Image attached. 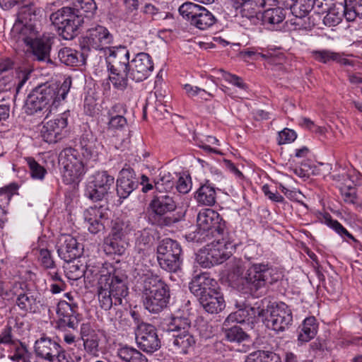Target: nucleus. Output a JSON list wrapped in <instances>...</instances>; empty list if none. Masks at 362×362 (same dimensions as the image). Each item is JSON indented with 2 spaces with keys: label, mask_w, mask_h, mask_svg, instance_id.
Here are the masks:
<instances>
[{
  "label": "nucleus",
  "mask_w": 362,
  "mask_h": 362,
  "mask_svg": "<svg viewBox=\"0 0 362 362\" xmlns=\"http://www.w3.org/2000/svg\"><path fill=\"white\" fill-rule=\"evenodd\" d=\"M96 288L100 307L110 310L113 305H122L128 296L127 276L122 269H113L100 275Z\"/></svg>",
  "instance_id": "1"
},
{
  "label": "nucleus",
  "mask_w": 362,
  "mask_h": 362,
  "mask_svg": "<svg viewBox=\"0 0 362 362\" xmlns=\"http://www.w3.org/2000/svg\"><path fill=\"white\" fill-rule=\"evenodd\" d=\"M71 86V80L66 78L64 82L57 83H44L38 86L28 95L25 109L28 115H33L44 109H56L64 101Z\"/></svg>",
  "instance_id": "2"
},
{
  "label": "nucleus",
  "mask_w": 362,
  "mask_h": 362,
  "mask_svg": "<svg viewBox=\"0 0 362 362\" xmlns=\"http://www.w3.org/2000/svg\"><path fill=\"white\" fill-rule=\"evenodd\" d=\"M169 286L158 276H146L143 281L142 301L145 309L151 313H158L169 304Z\"/></svg>",
  "instance_id": "3"
},
{
  "label": "nucleus",
  "mask_w": 362,
  "mask_h": 362,
  "mask_svg": "<svg viewBox=\"0 0 362 362\" xmlns=\"http://www.w3.org/2000/svg\"><path fill=\"white\" fill-rule=\"evenodd\" d=\"M107 52L106 62L110 71L109 79L115 88L123 90L127 87V71L130 63L129 50L120 46L110 47Z\"/></svg>",
  "instance_id": "4"
},
{
  "label": "nucleus",
  "mask_w": 362,
  "mask_h": 362,
  "mask_svg": "<svg viewBox=\"0 0 362 362\" xmlns=\"http://www.w3.org/2000/svg\"><path fill=\"white\" fill-rule=\"evenodd\" d=\"M50 21L57 28L59 35L65 40H72L79 33L84 23L80 15L70 7H64L50 15Z\"/></svg>",
  "instance_id": "5"
},
{
  "label": "nucleus",
  "mask_w": 362,
  "mask_h": 362,
  "mask_svg": "<svg viewBox=\"0 0 362 362\" xmlns=\"http://www.w3.org/2000/svg\"><path fill=\"white\" fill-rule=\"evenodd\" d=\"M62 167L63 182L66 185L80 182L85 174V165L78 152L72 148L64 149L59 156Z\"/></svg>",
  "instance_id": "6"
},
{
  "label": "nucleus",
  "mask_w": 362,
  "mask_h": 362,
  "mask_svg": "<svg viewBox=\"0 0 362 362\" xmlns=\"http://www.w3.org/2000/svg\"><path fill=\"white\" fill-rule=\"evenodd\" d=\"M178 11L192 26L201 30L211 27L216 21L215 16L205 7L192 2L182 4Z\"/></svg>",
  "instance_id": "7"
},
{
  "label": "nucleus",
  "mask_w": 362,
  "mask_h": 362,
  "mask_svg": "<svg viewBox=\"0 0 362 362\" xmlns=\"http://www.w3.org/2000/svg\"><path fill=\"white\" fill-rule=\"evenodd\" d=\"M37 11H39L38 9L33 3L21 6L11 29L12 35L18 37V39L28 35L34 37L35 32L38 30L35 23Z\"/></svg>",
  "instance_id": "8"
},
{
  "label": "nucleus",
  "mask_w": 362,
  "mask_h": 362,
  "mask_svg": "<svg viewBox=\"0 0 362 362\" xmlns=\"http://www.w3.org/2000/svg\"><path fill=\"white\" fill-rule=\"evenodd\" d=\"M13 62L6 58L1 62V92H9L8 99L13 100L20 90L30 78L31 71L28 69L16 71V76L4 75L6 71L12 68Z\"/></svg>",
  "instance_id": "9"
},
{
  "label": "nucleus",
  "mask_w": 362,
  "mask_h": 362,
  "mask_svg": "<svg viewBox=\"0 0 362 362\" xmlns=\"http://www.w3.org/2000/svg\"><path fill=\"white\" fill-rule=\"evenodd\" d=\"M35 352L37 357L49 362H69V356L56 341L42 337L35 343Z\"/></svg>",
  "instance_id": "10"
},
{
  "label": "nucleus",
  "mask_w": 362,
  "mask_h": 362,
  "mask_svg": "<svg viewBox=\"0 0 362 362\" xmlns=\"http://www.w3.org/2000/svg\"><path fill=\"white\" fill-rule=\"evenodd\" d=\"M230 252L227 251L223 242L214 241L200 250L196 257L197 262L203 267H211L219 264L227 260Z\"/></svg>",
  "instance_id": "11"
},
{
  "label": "nucleus",
  "mask_w": 362,
  "mask_h": 362,
  "mask_svg": "<svg viewBox=\"0 0 362 362\" xmlns=\"http://www.w3.org/2000/svg\"><path fill=\"white\" fill-rule=\"evenodd\" d=\"M264 317H267V327L276 332L284 331L293 320L291 310L284 303L268 306Z\"/></svg>",
  "instance_id": "12"
},
{
  "label": "nucleus",
  "mask_w": 362,
  "mask_h": 362,
  "mask_svg": "<svg viewBox=\"0 0 362 362\" xmlns=\"http://www.w3.org/2000/svg\"><path fill=\"white\" fill-rule=\"evenodd\" d=\"M114 182V177L106 171L98 172L86 185L85 196L93 202L101 201L112 188Z\"/></svg>",
  "instance_id": "13"
},
{
  "label": "nucleus",
  "mask_w": 362,
  "mask_h": 362,
  "mask_svg": "<svg viewBox=\"0 0 362 362\" xmlns=\"http://www.w3.org/2000/svg\"><path fill=\"white\" fill-rule=\"evenodd\" d=\"M11 324H15V320L8 321V325L1 336V351L6 354H1V358L7 357L13 361L19 362L27 357L28 353L25 346L17 339H14L12 335Z\"/></svg>",
  "instance_id": "14"
},
{
  "label": "nucleus",
  "mask_w": 362,
  "mask_h": 362,
  "mask_svg": "<svg viewBox=\"0 0 362 362\" xmlns=\"http://www.w3.org/2000/svg\"><path fill=\"white\" fill-rule=\"evenodd\" d=\"M136 341L138 347L147 354L154 353L161 346L156 327L144 322H141L137 327Z\"/></svg>",
  "instance_id": "15"
},
{
  "label": "nucleus",
  "mask_w": 362,
  "mask_h": 362,
  "mask_svg": "<svg viewBox=\"0 0 362 362\" xmlns=\"http://www.w3.org/2000/svg\"><path fill=\"white\" fill-rule=\"evenodd\" d=\"M23 41L31 50L33 59L38 62L52 63L50 59L51 42L49 37H41L40 32H35L34 37L28 35L19 38Z\"/></svg>",
  "instance_id": "16"
},
{
  "label": "nucleus",
  "mask_w": 362,
  "mask_h": 362,
  "mask_svg": "<svg viewBox=\"0 0 362 362\" xmlns=\"http://www.w3.org/2000/svg\"><path fill=\"white\" fill-rule=\"evenodd\" d=\"M68 124L67 115L64 112L57 115L55 118L42 122L40 134L43 140L49 144H54L60 141L63 137V132Z\"/></svg>",
  "instance_id": "17"
},
{
  "label": "nucleus",
  "mask_w": 362,
  "mask_h": 362,
  "mask_svg": "<svg viewBox=\"0 0 362 362\" xmlns=\"http://www.w3.org/2000/svg\"><path fill=\"white\" fill-rule=\"evenodd\" d=\"M153 69L151 56L145 52H140L130 62L127 71L129 79L139 82L145 80Z\"/></svg>",
  "instance_id": "18"
},
{
  "label": "nucleus",
  "mask_w": 362,
  "mask_h": 362,
  "mask_svg": "<svg viewBox=\"0 0 362 362\" xmlns=\"http://www.w3.org/2000/svg\"><path fill=\"white\" fill-rule=\"evenodd\" d=\"M113 37L108 30L102 25H97L89 28L83 38V42L88 49L104 50L105 52L112 44Z\"/></svg>",
  "instance_id": "19"
},
{
  "label": "nucleus",
  "mask_w": 362,
  "mask_h": 362,
  "mask_svg": "<svg viewBox=\"0 0 362 362\" xmlns=\"http://www.w3.org/2000/svg\"><path fill=\"white\" fill-rule=\"evenodd\" d=\"M232 4L236 10H240L242 17L255 22L259 19L262 8L276 6L278 0H233Z\"/></svg>",
  "instance_id": "20"
},
{
  "label": "nucleus",
  "mask_w": 362,
  "mask_h": 362,
  "mask_svg": "<svg viewBox=\"0 0 362 362\" xmlns=\"http://www.w3.org/2000/svg\"><path fill=\"white\" fill-rule=\"evenodd\" d=\"M273 270L268 264H254L247 271L246 282L250 286V289L257 291L264 287L267 282L272 283L271 279Z\"/></svg>",
  "instance_id": "21"
},
{
  "label": "nucleus",
  "mask_w": 362,
  "mask_h": 362,
  "mask_svg": "<svg viewBox=\"0 0 362 362\" xmlns=\"http://www.w3.org/2000/svg\"><path fill=\"white\" fill-rule=\"evenodd\" d=\"M57 250L59 257L69 262L79 257L83 248L74 237L69 234H62L57 242Z\"/></svg>",
  "instance_id": "22"
},
{
  "label": "nucleus",
  "mask_w": 362,
  "mask_h": 362,
  "mask_svg": "<svg viewBox=\"0 0 362 362\" xmlns=\"http://www.w3.org/2000/svg\"><path fill=\"white\" fill-rule=\"evenodd\" d=\"M197 226L199 230L203 231L217 232L221 234L225 228V222L223 221L219 214L211 209H206L197 215Z\"/></svg>",
  "instance_id": "23"
},
{
  "label": "nucleus",
  "mask_w": 362,
  "mask_h": 362,
  "mask_svg": "<svg viewBox=\"0 0 362 362\" xmlns=\"http://www.w3.org/2000/svg\"><path fill=\"white\" fill-rule=\"evenodd\" d=\"M265 309L257 303L255 306L244 305L230 313L223 322L224 326H229L230 322L243 323L245 321H252L257 317L264 318Z\"/></svg>",
  "instance_id": "24"
},
{
  "label": "nucleus",
  "mask_w": 362,
  "mask_h": 362,
  "mask_svg": "<svg viewBox=\"0 0 362 362\" xmlns=\"http://www.w3.org/2000/svg\"><path fill=\"white\" fill-rule=\"evenodd\" d=\"M57 314L59 317V325L61 327H68L76 329L78 325V305L74 303L60 300L57 304Z\"/></svg>",
  "instance_id": "25"
},
{
  "label": "nucleus",
  "mask_w": 362,
  "mask_h": 362,
  "mask_svg": "<svg viewBox=\"0 0 362 362\" xmlns=\"http://www.w3.org/2000/svg\"><path fill=\"white\" fill-rule=\"evenodd\" d=\"M138 185L139 181L134 170L130 167L123 168L117 180V195L120 199L127 198L137 188Z\"/></svg>",
  "instance_id": "26"
},
{
  "label": "nucleus",
  "mask_w": 362,
  "mask_h": 362,
  "mask_svg": "<svg viewBox=\"0 0 362 362\" xmlns=\"http://www.w3.org/2000/svg\"><path fill=\"white\" fill-rule=\"evenodd\" d=\"M173 193H156L150 203L153 212L159 216L175 210L177 205L173 196Z\"/></svg>",
  "instance_id": "27"
},
{
  "label": "nucleus",
  "mask_w": 362,
  "mask_h": 362,
  "mask_svg": "<svg viewBox=\"0 0 362 362\" xmlns=\"http://www.w3.org/2000/svg\"><path fill=\"white\" fill-rule=\"evenodd\" d=\"M216 281L210 278L208 274L203 273L195 276L189 283L190 291L197 297L213 292L216 289Z\"/></svg>",
  "instance_id": "28"
},
{
  "label": "nucleus",
  "mask_w": 362,
  "mask_h": 362,
  "mask_svg": "<svg viewBox=\"0 0 362 362\" xmlns=\"http://www.w3.org/2000/svg\"><path fill=\"white\" fill-rule=\"evenodd\" d=\"M198 298L203 308L211 314L222 311L226 306L223 295L216 289L213 292L202 295Z\"/></svg>",
  "instance_id": "29"
},
{
  "label": "nucleus",
  "mask_w": 362,
  "mask_h": 362,
  "mask_svg": "<svg viewBox=\"0 0 362 362\" xmlns=\"http://www.w3.org/2000/svg\"><path fill=\"white\" fill-rule=\"evenodd\" d=\"M16 305L25 312L36 313L40 311L42 303L37 293L24 292L18 294Z\"/></svg>",
  "instance_id": "30"
},
{
  "label": "nucleus",
  "mask_w": 362,
  "mask_h": 362,
  "mask_svg": "<svg viewBox=\"0 0 362 362\" xmlns=\"http://www.w3.org/2000/svg\"><path fill=\"white\" fill-rule=\"evenodd\" d=\"M127 112L126 105L117 103L113 105L108 111L109 121L107 128L109 130H122L127 124L124 114Z\"/></svg>",
  "instance_id": "31"
},
{
  "label": "nucleus",
  "mask_w": 362,
  "mask_h": 362,
  "mask_svg": "<svg viewBox=\"0 0 362 362\" xmlns=\"http://www.w3.org/2000/svg\"><path fill=\"white\" fill-rule=\"evenodd\" d=\"M60 62L67 66H78L80 63L85 64L87 55L85 52H79L70 47H63L58 52Z\"/></svg>",
  "instance_id": "32"
},
{
  "label": "nucleus",
  "mask_w": 362,
  "mask_h": 362,
  "mask_svg": "<svg viewBox=\"0 0 362 362\" xmlns=\"http://www.w3.org/2000/svg\"><path fill=\"white\" fill-rule=\"evenodd\" d=\"M269 6L261 13L264 24L275 25L281 23L286 18V11L284 8L278 6Z\"/></svg>",
  "instance_id": "33"
},
{
  "label": "nucleus",
  "mask_w": 362,
  "mask_h": 362,
  "mask_svg": "<svg viewBox=\"0 0 362 362\" xmlns=\"http://www.w3.org/2000/svg\"><path fill=\"white\" fill-rule=\"evenodd\" d=\"M82 147V154L87 158L95 160L98 155V148L101 144L91 133H86L82 135L80 141Z\"/></svg>",
  "instance_id": "34"
},
{
  "label": "nucleus",
  "mask_w": 362,
  "mask_h": 362,
  "mask_svg": "<svg viewBox=\"0 0 362 362\" xmlns=\"http://www.w3.org/2000/svg\"><path fill=\"white\" fill-rule=\"evenodd\" d=\"M195 339L191 331H182L173 334V344L175 350L182 354H187L188 349L195 344Z\"/></svg>",
  "instance_id": "35"
},
{
  "label": "nucleus",
  "mask_w": 362,
  "mask_h": 362,
  "mask_svg": "<svg viewBox=\"0 0 362 362\" xmlns=\"http://www.w3.org/2000/svg\"><path fill=\"white\" fill-rule=\"evenodd\" d=\"M216 190L209 181L198 189L195 194L197 201L203 205L212 206L216 202Z\"/></svg>",
  "instance_id": "36"
},
{
  "label": "nucleus",
  "mask_w": 362,
  "mask_h": 362,
  "mask_svg": "<svg viewBox=\"0 0 362 362\" xmlns=\"http://www.w3.org/2000/svg\"><path fill=\"white\" fill-rule=\"evenodd\" d=\"M317 332V324L314 317H309L304 320L298 339L301 342H308L313 339Z\"/></svg>",
  "instance_id": "37"
},
{
  "label": "nucleus",
  "mask_w": 362,
  "mask_h": 362,
  "mask_svg": "<svg viewBox=\"0 0 362 362\" xmlns=\"http://www.w3.org/2000/svg\"><path fill=\"white\" fill-rule=\"evenodd\" d=\"M182 252H175V254L158 256V261L160 266L166 271L176 272L180 269L182 264Z\"/></svg>",
  "instance_id": "38"
},
{
  "label": "nucleus",
  "mask_w": 362,
  "mask_h": 362,
  "mask_svg": "<svg viewBox=\"0 0 362 362\" xmlns=\"http://www.w3.org/2000/svg\"><path fill=\"white\" fill-rule=\"evenodd\" d=\"M344 14L347 21L362 19V0H345Z\"/></svg>",
  "instance_id": "39"
},
{
  "label": "nucleus",
  "mask_w": 362,
  "mask_h": 362,
  "mask_svg": "<svg viewBox=\"0 0 362 362\" xmlns=\"http://www.w3.org/2000/svg\"><path fill=\"white\" fill-rule=\"evenodd\" d=\"M156 193H172L175 185L174 177L172 174L168 172H161L159 175V178L154 182Z\"/></svg>",
  "instance_id": "40"
},
{
  "label": "nucleus",
  "mask_w": 362,
  "mask_h": 362,
  "mask_svg": "<svg viewBox=\"0 0 362 362\" xmlns=\"http://www.w3.org/2000/svg\"><path fill=\"white\" fill-rule=\"evenodd\" d=\"M75 14L80 15L81 18H90L96 11L97 6L94 0H78L75 8H72Z\"/></svg>",
  "instance_id": "41"
},
{
  "label": "nucleus",
  "mask_w": 362,
  "mask_h": 362,
  "mask_svg": "<svg viewBox=\"0 0 362 362\" xmlns=\"http://www.w3.org/2000/svg\"><path fill=\"white\" fill-rule=\"evenodd\" d=\"M290 1L291 3H287L286 6L290 7L291 13L296 18H303L307 16L314 7L310 2L304 0H300L299 3L297 2V0Z\"/></svg>",
  "instance_id": "42"
},
{
  "label": "nucleus",
  "mask_w": 362,
  "mask_h": 362,
  "mask_svg": "<svg viewBox=\"0 0 362 362\" xmlns=\"http://www.w3.org/2000/svg\"><path fill=\"white\" fill-rule=\"evenodd\" d=\"M167 326V331L175 333L192 329L191 321L186 317H173Z\"/></svg>",
  "instance_id": "43"
},
{
  "label": "nucleus",
  "mask_w": 362,
  "mask_h": 362,
  "mask_svg": "<svg viewBox=\"0 0 362 362\" xmlns=\"http://www.w3.org/2000/svg\"><path fill=\"white\" fill-rule=\"evenodd\" d=\"M175 252H182L181 246L176 240L165 238L162 240L158 245V256L175 254Z\"/></svg>",
  "instance_id": "44"
},
{
  "label": "nucleus",
  "mask_w": 362,
  "mask_h": 362,
  "mask_svg": "<svg viewBox=\"0 0 362 362\" xmlns=\"http://www.w3.org/2000/svg\"><path fill=\"white\" fill-rule=\"evenodd\" d=\"M223 329H224V334L226 339L230 342L240 343L244 341L248 338V335L238 326H224L223 325Z\"/></svg>",
  "instance_id": "45"
},
{
  "label": "nucleus",
  "mask_w": 362,
  "mask_h": 362,
  "mask_svg": "<svg viewBox=\"0 0 362 362\" xmlns=\"http://www.w3.org/2000/svg\"><path fill=\"white\" fill-rule=\"evenodd\" d=\"M344 14V6L331 8L326 16L324 17L323 22L327 26H335L342 20Z\"/></svg>",
  "instance_id": "46"
},
{
  "label": "nucleus",
  "mask_w": 362,
  "mask_h": 362,
  "mask_svg": "<svg viewBox=\"0 0 362 362\" xmlns=\"http://www.w3.org/2000/svg\"><path fill=\"white\" fill-rule=\"evenodd\" d=\"M125 244L123 238L109 236L105 242V250L109 253L122 255L125 251Z\"/></svg>",
  "instance_id": "47"
},
{
  "label": "nucleus",
  "mask_w": 362,
  "mask_h": 362,
  "mask_svg": "<svg viewBox=\"0 0 362 362\" xmlns=\"http://www.w3.org/2000/svg\"><path fill=\"white\" fill-rule=\"evenodd\" d=\"M310 54L313 59L323 64H327L338 59V52L329 49L313 50Z\"/></svg>",
  "instance_id": "48"
},
{
  "label": "nucleus",
  "mask_w": 362,
  "mask_h": 362,
  "mask_svg": "<svg viewBox=\"0 0 362 362\" xmlns=\"http://www.w3.org/2000/svg\"><path fill=\"white\" fill-rule=\"evenodd\" d=\"M325 223L342 238H348L354 243H358V241L337 220H333L330 216L325 217Z\"/></svg>",
  "instance_id": "49"
},
{
  "label": "nucleus",
  "mask_w": 362,
  "mask_h": 362,
  "mask_svg": "<svg viewBox=\"0 0 362 362\" xmlns=\"http://www.w3.org/2000/svg\"><path fill=\"white\" fill-rule=\"evenodd\" d=\"M38 261L40 265L45 269H55L56 264L52 259L51 252L45 248L38 250Z\"/></svg>",
  "instance_id": "50"
},
{
  "label": "nucleus",
  "mask_w": 362,
  "mask_h": 362,
  "mask_svg": "<svg viewBox=\"0 0 362 362\" xmlns=\"http://www.w3.org/2000/svg\"><path fill=\"white\" fill-rule=\"evenodd\" d=\"M83 216L85 223L105 218V213L102 206H91L84 211Z\"/></svg>",
  "instance_id": "51"
},
{
  "label": "nucleus",
  "mask_w": 362,
  "mask_h": 362,
  "mask_svg": "<svg viewBox=\"0 0 362 362\" xmlns=\"http://www.w3.org/2000/svg\"><path fill=\"white\" fill-rule=\"evenodd\" d=\"M30 168L31 177L34 179L42 180L47 173L45 168L37 163L34 158L26 159Z\"/></svg>",
  "instance_id": "52"
},
{
  "label": "nucleus",
  "mask_w": 362,
  "mask_h": 362,
  "mask_svg": "<svg viewBox=\"0 0 362 362\" xmlns=\"http://www.w3.org/2000/svg\"><path fill=\"white\" fill-rule=\"evenodd\" d=\"M127 233V225L122 221L117 218L112 221V230L110 234L111 237L124 238Z\"/></svg>",
  "instance_id": "53"
},
{
  "label": "nucleus",
  "mask_w": 362,
  "mask_h": 362,
  "mask_svg": "<svg viewBox=\"0 0 362 362\" xmlns=\"http://www.w3.org/2000/svg\"><path fill=\"white\" fill-rule=\"evenodd\" d=\"M218 71L222 74L223 78L230 83L241 88L245 90L247 88V85L243 82V79L234 74L228 73L223 69H219Z\"/></svg>",
  "instance_id": "54"
},
{
  "label": "nucleus",
  "mask_w": 362,
  "mask_h": 362,
  "mask_svg": "<svg viewBox=\"0 0 362 362\" xmlns=\"http://www.w3.org/2000/svg\"><path fill=\"white\" fill-rule=\"evenodd\" d=\"M296 133L290 129L285 128L279 133L278 144L279 145L291 143L296 139Z\"/></svg>",
  "instance_id": "55"
},
{
  "label": "nucleus",
  "mask_w": 362,
  "mask_h": 362,
  "mask_svg": "<svg viewBox=\"0 0 362 362\" xmlns=\"http://www.w3.org/2000/svg\"><path fill=\"white\" fill-rule=\"evenodd\" d=\"M83 341V346L85 350L92 355H96L98 352L99 339L96 335L95 337L85 338Z\"/></svg>",
  "instance_id": "56"
},
{
  "label": "nucleus",
  "mask_w": 362,
  "mask_h": 362,
  "mask_svg": "<svg viewBox=\"0 0 362 362\" xmlns=\"http://www.w3.org/2000/svg\"><path fill=\"white\" fill-rule=\"evenodd\" d=\"M341 195L345 202L352 204H358V198L355 188L349 187L341 190Z\"/></svg>",
  "instance_id": "57"
},
{
  "label": "nucleus",
  "mask_w": 362,
  "mask_h": 362,
  "mask_svg": "<svg viewBox=\"0 0 362 362\" xmlns=\"http://www.w3.org/2000/svg\"><path fill=\"white\" fill-rule=\"evenodd\" d=\"M80 334L83 341L85 338L89 339L91 337H95V336L98 335L89 323H83L81 325Z\"/></svg>",
  "instance_id": "58"
},
{
  "label": "nucleus",
  "mask_w": 362,
  "mask_h": 362,
  "mask_svg": "<svg viewBox=\"0 0 362 362\" xmlns=\"http://www.w3.org/2000/svg\"><path fill=\"white\" fill-rule=\"evenodd\" d=\"M262 192L270 200L275 202H283L284 197L279 194L276 191L275 192H272L269 187L267 185H264L262 187Z\"/></svg>",
  "instance_id": "59"
},
{
  "label": "nucleus",
  "mask_w": 362,
  "mask_h": 362,
  "mask_svg": "<svg viewBox=\"0 0 362 362\" xmlns=\"http://www.w3.org/2000/svg\"><path fill=\"white\" fill-rule=\"evenodd\" d=\"M262 362H281L280 356L273 351L262 350Z\"/></svg>",
  "instance_id": "60"
},
{
  "label": "nucleus",
  "mask_w": 362,
  "mask_h": 362,
  "mask_svg": "<svg viewBox=\"0 0 362 362\" xmlns=\"http://www.w3.org/2000/svg\"><path fill=\"white\" fill-rule=\"evenodd\" d=\"M176 188L179 192L186 194L191 189V182L187 178L180 177L177 182Z\"/></svg>",
  "instance_id": "61"
},
{
  "label": "nucleus",
  "mask_w": 362,
  "mask_h": 362,
  "mask_svg": "<svg viewBox=\"0 0 362 362\" xmlns=\"http://www.w3.org/2000/svg\"><path fill=\"white\" fill-rule=\"evenodd\" d=\"M88 230L93 234H96L104 228L103 219L95 220V221L86 222Z\"/></svg>",
  "instance_id": "62"
},
{
  "label": "nucleus",
  "mask_w": 362,
  "mask_h": 362,
  "mask_svg": "<svg viewBox=\"0 0 362 362\" xmlns=\"http://www.w3.org/2000/svg\"><path fill=\"white\" fill-rule=\"evenodd\" d=\"M134 348L129 347L128 346H124L121 347L117 351V356L124 361L129 362L131 358V355L132 354Z\"/></svg>",
  "instance_id": "63"
},
{
  "label": "nucleus",
  "mask_w": 362,
  "mask_h": 362,
  "mask_svg": "<svg viewBox=\"0 0 362 362\" xmlns=\"http://www.w3.org/2000/svg\"><path fill=\"white\" fill-rule=\"evenodd\" d=\"M239 54L244 60H247V59H252L254 57L259 56L262 58L267 57L266 54L257 52L256 50H255L254 48H250L247 50L241 51Z\"/></svg>",
  "instance_id": "64"
}]
</instances>
